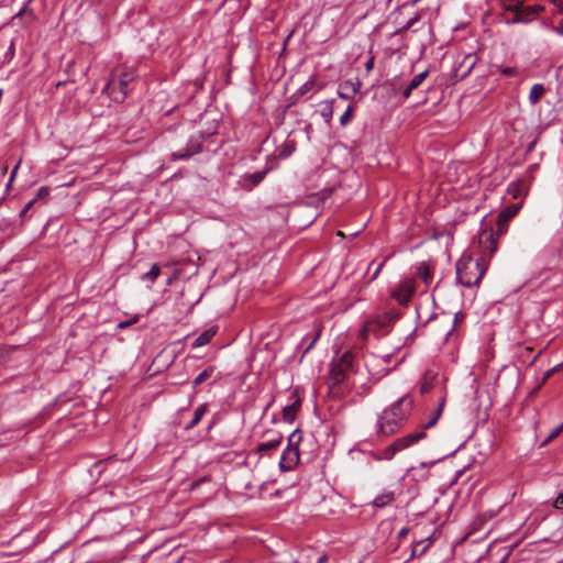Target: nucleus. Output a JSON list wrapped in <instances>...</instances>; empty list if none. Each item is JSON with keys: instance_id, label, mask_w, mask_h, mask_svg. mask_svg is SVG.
Returning <instances> with one entry per match:
<instances>
[{"instance_id": "nucleus-21", "label": "nucleus", "mask_w": 563, "mask_h": 563, "mask_svg": "<svg viewBox=\"0 0 563 563\" xmlns=\"http://www.w3.org/2000/svg\"><path fill=\"white\" fill-rule=\"evenodd\" d=\"M508 194L512 196V198L518 199L522 198L527 195V185L525 180H516L511 181L508 185Z\"/></svg>"}, {"instance_id": "nucleus-26", "label": "nucleus", "mask_w": 563, "mask_h": 563, "mask_svg": "<svg viewBox=\"0 0 563 563\" xmlns=\"http://www.w3.org/2000/svg\"><path fill=\"white\" fill-rule=\"evenodd\" d=\"M476 62H477V57L475 54H467L463 58L462 63L459 66V68H463L461 76L462 77L467 76L471 73V70L473 69V67L475 66Z\"/></svg>"}, {"instance_id": "nucleus-49", "label": "nucleus", "mask_w": 563, "mask_h": 563, "mask_svg": "<svg viewBox=\"0 0 563 563\" xmlns=\"http://www.w3.org/2000/svg\"><path fill=\"white\" fill-rule=\"evenodd\" d=\"M409 528L408 527H404L399 530L398 532V538H405L408 533H409Z\"/></svg>"}, {"instance_id": "nucleus-5", "label": "nucleus", "mask_w": 563, "mask_h": 563, "mask_svg": "<svg viewBox=\"0 0 563 563\" xmlns=\"http://www.w3.org/2000/svg\"><path fill=\"white\" fill-rule=\"evenodd\" d=\"M426 438V432L423 430L408 433L405 437L396 439L391 444L386 446L378 453L374 454L375 460H391L397 453L415 445L420 440Z\"/></svg>"}, {"instance_id": "nucleus-7", "label": "nucleus", "mask_w": 563, "mask_h": 563, "mask_svg": "<svg viewBox=\"0 0 563 563\" xmlns=\"http://www.w3.org/2000/svg\"><path fill=\"white\" fill-rule=\"evenodd\" d=\"M352 366V355L344 353L339 360L332 362L328 383L331 387L341 385L347 377V373Z\"/></svg>"}, {"instance_id": "nucleus-16", "label": "nucleus", "mask_w": 563, "mask_h": 563, "mask_svg": "<svg viewBox=\"0 0 563 563\" xmlns=\"http://www.w3.org/2000/svg\"><path fill=\"white\" fill-rule=\"evenodd\" d=\"M438 382V374L431 371H427L420 380V393L428 394L432 390L435 383Z\"/></svg>"}, {"instance_id": "nucleus-4", "label": "nucleus", "mask_w": 563, "mask_h": 563, "mask_svg": "<svg viewBox=\"0 0 563 563\" xmlns=\"http://www.w3.org/2000/svg\"><path fill=\"white\" fill-rule=\"evenodd\" d=\"M399 318L396 311L368 317L360 329L358 336L366 342L369 335L383 336L389 332L391 324Z\"/></svg>"}, {"instance_id": "nucleus-35", "label": "nucleus", "mask_w": 563, "mask_h": 563, "mask_svg": "<svg viewBox=\"0 0 563 563\" xmlns=\"http://www.w3.org/2000/svg\"><path fill=\"white\" fill-rule=\"evenodd\" d=\"M563 431V422L561 424H559L558 427H555L550 433L549 435L544 439L542 445L549 443L551 440H553L554 438H556L561 432Z\"/></svg>"}, {"instance_id": "nucleus-46", "label": "nucleus", "mask_w": 563, "mask_h": 563, "mask_svg": "<svg viewBox=\"0 0 563 563\" xmlns=\"http://www.w3.org/2000/svg\"><path fill=\"white\" fill-rule=\"evenodd\" d=\"M520 12L523 13L525 16L530 18V21L534 16L533 12L528 11V7H522V3L520 2Z\"/></svg>"}, {"instance_id": "nucleus-41", "label": "nucleus", "mask_w": 563, "mask_h": 563, "mask_svg": "<svg viewBox=\"0 0 563 563\" xmlns=\"http://www.w3.org/2000/svg\"><path fill=\"white\" fill-rule=\"evenodd\" d=\"M552 506L555 509L563 510V494L562 493L556 496V498L554 499Z\"/></svg>"}, {"instance_id": "nucleus-14", "label": "nucleus", "mask_w": 563, "mask_h": 563, "mask_svg": "<svg viewBox=\"0 0 563 563\" xmlns=\"http://www.w3.org/2000/svg\"><path fill=\"white\" fill-rule=\"evenodd\" d=\"M294 397V400L291 404H288L286 405L284 408H283V419L285 422H294L295 419H296V415L300 408V399L296 396V395H292Z\"/></svg>"}, {"instance_id": "nucleus-13", "label": "nucleus", "mask_w": 563, "mask_h": 563, "mask_svg": "<svg viewBox=\"0 0 563 563\" xmlns=\"http://www.w3.org/2000/svg\"><path fill=\"white\" fill-rule=\"evenodd\" d=\"M217 325H211L210 328L206 329L195 339V341L192 342V349L202 347L209 344L212 338L217 334Z\"/></svg>"}, {"instance_id": "nucleus-38", "label": "nucleus", "mask_w": 563, "mask_h": 563, "mask_svg": "<svg viewBox=\"0 0 563 563\" xmlns=\"http://www.w3.org/2000/svg\"><path fill=\"white\" fill-rule=\"evenodd\" d=\"M48 195H49V188L46 186H43V187L38 188L37 194L34 199H36V201L43 200V199H46L48 197Z\"/></svg>"}, {"instance_id": "nucleus-56", "label": "nucleus", "mask_w": 563, "mask_h": 563, "mask_svg": "<svg viewBox=\"0 0 563 563\" xmlns=\"http://www.w3.org/2000/svg\"><path fill=\"white\" fill-rule=\"evenodd\" d=\"M292 34H294V31H291V32L287 35V37L285 38L284 45H286V44H287V42L290 40V37L292 36Z\"/></svg>"}, {"instance_id": "nucleus-10", "label": "nucleus", "mask_w": 563, "mask_h": 563, "mask_svg": "<svg viewBox=\"0 0 563 563\" xmlns=\"http://www.w3.org/2000/svg\"><path fill=\"white\" fill-rule=\"evenodd\" d=\"M520 207V203L511 205L499 212L497 216V232L493 231L497 241L498 238L506 232L508 222L519 212ZM489 232H492V230Z\"/></svg>"}, {"instance_id": "nucleus-24", "label": "nucleus", "mask_w": 563, "mask_h": 563, "mask_svg": "<svg viewBox=\"0 0 563 563\" xmlns=\"http://www.w3.org/2000/svg\"><path fill=\"white\" fill-rule=\"evenodd\" d=\"M545 92H547V89L542 84H534L531 87V90L529 93L530 104H532V106L538 104Z\"/></svg>"}, {"instance_id": "nucleus-1", "label": "nucleus", "mask_w": 563, "mask_h": 563, "mask_svg": "<svg viewBox=\"0 0 563 563\" xmlns=\"http://www.w3.org/2000/svg\"><path fill=\"white\" fill-rule=\"evenodd\" d=\"M481 256L473 257L470 254H463L456 262V279L465 287L478 286L484 277L487 263L486 257H490L498 249L497 240L493 232H483L479 235Z\"/></svg>"}, {"instance_id": "nucleus-11", "label": "nucleus", "mask_w": 563, "mask_h": 563, "mask_svg": "<svg viewBox=\"0 0 563 563\" xmlns=\"http://www.w3.org/2000/svg\"><path fill=\"white\" fill-rule=\"evenodd\" d=\"M271 170V167H266L263 170H257L251 174L243 175L241 179L242 187L246 190H252L254 187H256L264 180L265 176Z\"/></svg>"}, {"instance_id": "nucleus-48", "label": "nucleus", "mask_w": 563, "mask_h": 563, "mask_svg": "<svg viewBox=\"0 0 563 563\" xmlns=\"http://www.w3.org/2000/svg\"><path fill=\"white\" fill-rule=\"evenodd\" d=\"M208 479L209 478L205 476V477L199 478L198 481L192 482L191 485H190L191 489L197 488L201 483H205Z\"/></svg>"}, {"instance_id": "nucleus-22", "label": "nucleus", "mask_w": 563, "mask_h": 563, "mask_svg": "<svg viewBox=\"0 0 563 563\" xmlns=\"http://www.w3.org/2000/svg\"><path fill=\"white\" fill-rule=\"evenodd\" d=\"M444 405H445V397L443 396L441 398L440 404L438 405V407L431 412V416H430L429 420L422 424L423 431L426 429H429V428H432L433 426H435V423L438 422L439 418L442 415Z\"/></svg>"}, {"instance_id": "nucleus-51", "label": "nucleus", "mask_w": 563, "mask_h": 563, "mask_svg": "<svg viewBox=\"0 0 563 563\" xmlns=\"http://www.w3.org/2000/svg\"><path fill=\"white\" fill-rule=\"evenodd\" d=\"M26 10V7H23L14 16H13V20L21 16Z\"/></svg>"}, {"instance_id": "nucleus-42", "label": "nucleus", "mask_w": 563, "mask_h": 563, "mask_svg": "<svg viewBox=\"0 0 563 563\" xmlns=\"http://www.w3.org/2000/svg\"><path fill=\"white\" fill-rule=\"evenodd\" d=\"M500 73L505 76L511 77L516 75L517 70L514 67H503L500 68Z\"/></svg>"}, {"instance_id": "nucleus-34", "label": "nucleus", "mask_w": 563, "mask_h": 563, "mask_svg": "<svg viewBox=\"0 0 563 563\" xmlns=\"http://www.w3.org/2000/svg\"><path fill=\"white\" fill-rule=\"evenodd\" d=\"M561 366H562V364H558V365L553 366L552 368L548 369L543 374L541 383L536 387L534 390H538Z\"/></svg>"}, {"instance_id": "nucleus-2", "label": "nucleus", "mask_w": 563, "mask_h": 563, "mask_svg": "<svg viewBox=\"0 0 563 563\" xmlns=\"http://www.w3.org/2000/svg\"><path fill=\"white\" fill-rule=\"evenodd\" d=\"M412 407L413 399L409 395L399 398L378 417L377 433L386 437L394 434L407 419Z\"/></svg>"}, {"instance_id": "nucleus-33", "label": "nucleus", "mask_w": 563, "mask_h": 563, "mask_svg": "<svg viewBox=\"0 0 563 563\" xmlns=\"http://www.w3.org/2000/svg\"><path fill=\"white\" fill-rule=\"evenodd\" d=\"M501 5L505 10L514 12V11L520 9V1L519 0H511V1L501 0Z\"/></svg>"}, {"instance_id": "nucleus-27", "label": "nucleus", "mask_w": 563, "mask_h": 563, "mask_svg": "<svg viewBox=\"0 0 563 563\" xmlns=\"http://www.w3.org/2000/svg\"><path fill=\"white\" fill-rule=\"evenodd\" d=\"M283 437L280 434L275 435L273 439L262 442L257 445L258 452H266L276 449L282 443Z\"/></svg>"}, {"instance_id": "nucleus-52", "label": "nucleus", "mask_w": 563, "mask_h": 563, "mask_svg": "<svg viewBox=\"0 0 563 563\" xmlns=\"http://www.w3.org/2000/svg\"><path fill=\"white\" fill-rule=\"evenodd\" d=\"M328 560L327 555H321L318 558L317 563H325Z\"/></svg>"}, {"instance_id": "nucleus-32", "label": "nucleus", "mask_w": 563, "mask_h": 563, "mask_svg": "<svg viewBox=\"0 0 563 563\" xmlns=\"http://www.w3.org/2000/svg\"><path fill=\"white\" fill-rule=\"evenodd\" d=\"M515 14L511 19L507 20V24H515V23H528L530 22V18L525 16L523 13L520 12V9L514 11Z\"/></svg>"}, {"instance_id": "nucleus-9", "label": "nucleus", "mask_w": 563, "mask_h": 563, "mask_svg": "<svg viewBox=\"0 0 563 563\" xmlns=\"http://www.w3.org/2000/svg\"><path fill=\"white\" fill-rule=\"evenodd\" d=\"M202 150V140L201 136H192L188 140L186 146L184 148H179L172 153L173 161H183L192 157L194 155L200 153Z\"/></svg>"}, {"instance_id": "nucleus-6", "label": "nucleus", "mask_w": 563, "mask_h": 563, "mask_svg": "<svg viewBox=\"0 0 563 563\" xmlns=\"http://www.w3.org/2000/svg\"><path fill=\"white\" fill-rule=\"evenodd\" d=\"M301 431L295 430L290 433L288 437V445L283 451L280 461H279V468L283 472L292 471L300 460L298 443L301 441Z\"/></svg>"}, {"instance_id": "nucleus-43", "label": "nucleus", "mask_w": 563, "mask_h": 563, "mask_svg": "<svg viewBox=\"0 0 563 563\" xmlns=\"http://www.w3.org/2000/svg\"><path fill=\"white\" fill-rule=\"evenodd\" d=\"M36 202V199L30 200L24 208L20 211V217L24 218L26 212L32 208V206Z\"/></svg>"}, {"instance_id": "nucleus-29", "label": "nucleus", "mask_w": 563, "mask_h": 563, "mask_svg": "<svg viewBox=\"0 0 563 563\" xmlns=\"http://www.w3.org/2000/svg\"><path fill=\"white\" fill-rule=\"evenodd\" d=\"M314 86L316 79L311 77L296 90L292 97L298 99L308 93L309 91H311L314 88Z\"/></svg>"}, {"instance_id": "nucleus-58", "label": "nucleus", "mask_w": 563, "mask_h": 563, "mask_svg": "<svg viewBox=\"0 0 563 563\" xmlns=\"http://www.w3.org/2000/svg\"><path fill=\"white\" fill-rule=\"evenodd\" d=\"M495 516V512L490 511L489 512V518H493Z\"/></svg>"}, {"instance_id": "nucleus-44", "label": "nucleus", "mask_w": 563, "mask_h": 563, "mask_svg": "<svg viewBox=\"0 0 563 563\" xmlns=\"http://www.w3.org/2000/svg\"><path fill=\"white\" fill-rule=\"evenodd\" d=\"M332 192H333V189H331V188L330 189H322L318 194L319 199L323 201V200L328 199L332 195Z\"/></svg>"}, {"instance_id": "nucleus-8", "label": "nucleus", "mask_w": 563, "mask_h": 563, "mask_svg": "<svg viewBox=\"0 0 563 563\" xmlns=\"http://www.w3.org/2000/svg\"><path fill=\"white\" fill-rule=\"evenodd\" d=\"M416 292V283L411 278L400 280L391 290L390 297L400 306H407Z\"/></svg>"}, {"instance_id": "nucleus-18", "label": "nucleus", "mask_w": 563, "mask_h": 563, "mask_svg": "<svg viewBox=\"0 0 563 563\" xmlns=\"http://www.w3.org/2000/svg\"><path fill=\"white\" fill-rule=\"evenodd\" d=\"M213 378V383H216L219 379V373H216L214 366H208L205 368L192 382V387H196L208 379Z\"/></svg>"}, {"instance_id": "nucleus-17", "label": "nucleus", "mask_w": 563, "mask_h": 563, "mask_svg": "<svg viewBox=\"0 0 563 563\" xmlns=\"http://www.w3.org/2000/svg\"><path fill=\"white\" fill-rule=\"evenodd\" d=\"M432 536L426 537L424 539H421L419 541H415L412 543V551H411V558H420L422 556L429 547L432 544Z\"/></svg>"}, {"instance_id": "nucleus-31", "label": "nucleus", "mask_w": 563, "mask_h": 563, "mask_svg": "<svg viewBox=\"0 0 563 563\" xmlns=\"http://www.w3.org/2000/svg\"><path fill=\"white\" fill-rule=\"evenodd\" d=\"M466 318V314L463 311H457L454 313L453 323L451 327V330L446 333V340H449L451 336H453V332L457 324L462 323Z\"/></svg>"}, {"instance_id": "nucleus-20", "label": "nucleus", "mask_w": 563, "mask_h": 563, "mask_svg": "<svg viewBox=\"0 0 563 563\" xmlns=\"http://www.w3.org/2000/svg\"><path fill=\"white\" fill-rule=\"evenodd\" d=\"M297 148L295 140L286 139L284 143L277 148V156L280 159H286L292 155Z\"/></svg>"}, {"instance_id": "nucleus-39", "label": "nucleus", "mask_w": 563, "mask_h": 563, "mask_svg": "<svg viewBox=\"0 0 563 563\" xmlns=\"http://www.w3.org/2000/svg\"><path fill=\"white\" fill-rule=\"evenodd\" d=\"M388 258H389V257H385V258H384V260H383V261L377 265V267L374 269V272H373V274H372V276H371V278H369V282H374V280L378 277L379 273L382 272V269H383V267H384L385 263L388 261Z\"/></svg>"}, {"instance_id": "nucleus-37", "label": "nucleus", "mask_w": 563, "mask_h": 563, "mask_svg": "<svg viewBox=\"0 0 563 563\" xmlns=\"http://www.w3.org/2000/svg\"><path fill=\"white\" fill-rule=\"evenodd\" d=\"M20 165H21V161H19V162L16 163V165L12 168V170H11V173H10V177H9L8 183H7V189H8V190L11 188V185H12L13 180H14V179H15V177H16L18 169H19Z\"/></svg>"}, {"instance_id": "nucleus-45", "label": "nucleus", "mask_w": 563, "mask_h": 563, "mask_svg": "<svg viewBox=\"0 0 563 563\" xmlns=\"http://www.w3.org/2000/svg\"><path fill=\"white\" fill-rule=\"evenodd\" d=\"M5 57L9 58V59H12L14 57V42L11 41L9 47H8V51L5 53Z\"/></svg>"}, {"instance_id": "nucleus-30", "label": "nucleus", "mask_w": 563, "mask_h": 563, "mask_svg": "<svg viewBox=\"0 0 563 563\" xmlns=\"http://www.w3.org/2000/svg\"><path fill=\"white\" fill-rule=\"evenodd\" d=\"M161 274V267L158 264H153L151 269L142 276V280H150L154 283Z\"/></svg>"}, {"instance_id": "nucleus-50", "label": "nucleus", "mask_w": 563, "mask_h": 563, "mask_svg": "<svg viewBox=\"0 0 563 563\" xmlns=\"http://www.w3.org/2000/svg\"><path fill=\"white\" fill-rule=\"evenodd\" d=\"M552 2L555 4L558 10L563 13V0H552Z\"/></svg>"}, {"instance_id": "nucleus-55", "label": "nucleus", "mask_w": 563, "mask_h": 563, "mask_svg": "<svg viewBox=\"0 0 563 563\" xmlns=\"http://www.w3.org/2000/svg\"><path fill=\"white\" fill-rule=\"evenodd\" d=\"M555 32L560 35H563V26L555 27Z\"/></svg>"}, {"instance_id": "nucleus-53", "label": "nucleus", "mask_w": 563, "mask_h": 563, "mask_svg": "<svg viewBox=\"0 0 563 563\" xmlns=\"http://www.w3.org/2000/svg\"><path fill=\"white\" fill-rule=\"evenodd\" d=\"M131 323H132L131 321L120 322V323H119V328H121V329H122V328H125V327L130 325Z\"/></svg>"}, {"instance_id": "nucleus-15", "label": "nucleus", "mask_w": 563, "mask_h": 563, "mask_svg": "<svg viewBox=\"0 0 563 563\" xmlns=\"http://www.w3.org/2000/svg\"><path fill=\"white\" fill-rule=\"evenodd\" d=\"M417 277H419L426 286H429L433 280V268L428 262H421L417 266Z\"/></svg>"}, {"instance_id": "nucleus-23", "label": "nucleus", "mask_w": 563, "mask_h": 563, "mask_svg": "<svg viewBox=\"0 0 563 563\" xmlns=\"http://www.w3.org/2000/svg\"><path fill=\"white\" fill-rule=\"evenodd\" d=\"M208 411V404H201L199 405L195 412L192 419L185 426V430H191L194 429L202 419V417Z\"/></svg>"}, {"instance_id": "nucleus-40", "label": "nucleus", "mask_w": 563, "mask_h": 563, "mask_svg": "<svg viewBox=\"0 0 563 563\" xmlns=\"http://www.w3.org/2000/svg\"><path fill=\"white\" fill-rule=\"evenodd\" d=\"M374 64H375V57L372 53H369V56L367 57V60L365 62V70L367 73L372 71L373 68H374Z\"/></svg>"}, {"instance_id": "nucleus-28", "label": "nucleus", "mask_w": 563, "mask_h": 563, "mask_svg": "<svg viewBox=\"0 0 563 563\" xmlns=\"http://www.w3.org/2000/svg\"><path fill=\"white\" fill-rule=\"evenodd\" d=\"M333 100H327L321 103L320 115L324 119L325 123H330L333 117Z\"/></svg>"}, {"instance_id": "nucleus-3", "label": "nucleus", "mask_w": 563, "mask_h": 563, "mask_svg": "<svg viewBox=\"0 0 563 563\" xmlns=\"http://www.w3.org/2000/svg\"><path fill=\"white\" fill-rule=\"evenodd\" d=\"M136 73L132 67H117L109 77L103 91L115 102H123L128 97V86L135 79Z\"/></svg>"}, {"instance_id": "nucleus-19", "label": "nucleus", "mask_w": 563, "mask_h": 563, "mask_svg": "<svg viewBox=\"0 0 563 563\" xmlns=\"http://www.w3.org/2000/svg\"><path fill=\"white\" fill-rule=\"evenodd\" d=\"M429 71L423 70L422 73L417 74L408 84V86L402 91V96L405 99L409 98L411 92L417 89L428 77Z\"/></svg>"}, {"instance_id": "nucleus-47", "label": "nucleus", "mask_w": 563, "mask_h": 563, "mask_svg": "<svg viewBox=\"0 0 563 563\" xmlns=\"http://www.w3.org/2000/svg\"><path fill=\"white\" fill-rule=\"evenodd\" d=\"M544 10L543 7L541 5H531V7H528V11L529 12H533L534 15H537L538 13L542 12Z\"/></svg>"}, {"instance_id": "nucleus-57", "label": "nucleus", "mask_w": 563, "mask_h": 563, "mask_svg": "<svg viewBox=\"0 0 563 563\" xmlns=\"http://www.w3.org/2000/svg\"><path fill=\"white\" fill-rule=\"evenodd\" d=\"M7 170H8V167H7V166H4V167L1 169V174H2V175H4V174L7 173Z\"/></svg>"}, {"instance_id": "nucleus-25", "label": "nucleus", "mask_w": 563, "mask_h": 563, "mask_svg": "<svg viewBox=\"0 0 563 563\" xmlns=\"http://www.w3.org/2000/svg\"><path fill=\"white\" fill-rule=\"evenodd\" d=\"M396 496L394 492H385L376 496L373 500V505L378 508L388 506L395 500Z\"/></svg>"}, {"instance_id": "nucleus-54", "label": "nucleus", "mask_w": 563, "mask_h": 563, "mask_svg": "<svg viewBox=\"0 0 563 563\" xmlns=\"http://www.w3.org/2000/svg\"><path fill=\"white\" fill-rule=\"evenodd\" d=\"M316 341H317V336H316V338H314V339L309 343V345H308V346H307V349H306V352H308V351L313 346V344L316 343Z\"/></svg>"}, {"instance_id": "nucleus-36", "label": "nucleus", "mask_w": 563, "mask_h": 563, "mask_svg": "<svg viewBox=\"0 0 563 563\" xmlns=\"http://www.w3.org/2000/svg\"><path fill=\"white\" fill-rule=\"evenodd\" d=\"M352 119V108L349 106L344 113L340 117L341 125H346Z\"/></svg>"}, {"instance_id": "nucleus-12", "label": "nucleus", "mask_w": 563, "mask_h": 563, "mask_svg": "<svg viewBox=\"0 0 563 563\" xmlns=\"http://www.w3.org/2000/svg\"><path fill=\"white\" fill-rule=\"evenodd\" d=\"M362 87V84L360 80L352 81V80H345L342 84H340L338 96L339 98L343 100H350L353 99V97L360 92Z\"/></svg>"}]
</instances>
